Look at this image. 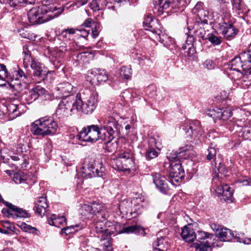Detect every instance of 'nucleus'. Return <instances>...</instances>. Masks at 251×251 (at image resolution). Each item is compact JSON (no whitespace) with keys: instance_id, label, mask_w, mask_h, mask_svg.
<instances>
[{"instance_id":"obj_30","label":"nucleus","mask_w":251,"mask_h":251,"mask_svg":"<svg viewBox=\"0 0 251 251\" xmlns=\"http://www.w3.org/2000/svg\"><path fill=\"white\" fill-rule=\"evenodd\" d=\"M149 145L146 150L145 157L147 160H151L156 157L158 155V152L155 149L156 147L155 139L150 138L149 140Z\"/></svg>"},{"instance_id":"obj_3","label":"nucleus","mask_w":251,"mask_h":251,"mask_svg":"<svg viewBox=\"0 0 251 251\" xmlns=\"http://www.w3.org/2000/svg\"><path fill=\"white\" fill-rule=\"evenodd\" d=\"M55 2L56 0H44L42 5L36 6L30 9L27 16L30 25L43 24L60 15L63 8L55 6L53 4Z\"/></svg>"},{"instance_id":"obj_16","label":"nucleus","mask_w":251,"mask_h":251,"mask_svg":"<svg viewBox=\"0 0 251 251\" xmlns=\"http://www.w3.org/2000/svg\"><path fill=\"white\" fill-rule=\"evenodd\" d=\"M205 114L209 117H212L214 120L217 119L226 120L232 115V112L229 108H210L205 111Z\"/></svg>"},{"instance_id":"obj_2","label":"nucleus","mask_w":251,"mask_h":251,"mask_svg":"<svg viewBox=\"0 0 251 251\" xmlns=\"http://www.w3.org/2000/svg\"><path fill=\"white\" fill-rule=\"evenodd\" d=\"M98 97L97 93H92L89 90L76 96H70L58 104L56 114L59 118L68 117L78 111L92 114L97 106Z\"/></svg>"},{"instance_id":"obj_40","label":"nucleus","mask_w":251,"mask_h":251,"mask_svg":"<svg viewBox=\"0 0 251 251\" xmlns=\"http://www.w3.org/2000/svg\"><path fill=\"white\" fill-rule=\"evenodd\" d=\"M182 50H184L185 56H187L190 60H195L196 58V50L194 45H189V47L182 46Z\"/></svg>"},{"instance_id":"obj_53","label":"nucleus","mask_w":251,"mask_h":251,"mask_svg":"<svg viewBox=\"0 0 251 251\" xmlns=\"http://www.w3.org/2000/svg\"><path fill=\"white\" fill-rule=\"evenodd\" d=\"M89 6L94 11L103 9V5H99L97 0H92L89 4Z\"/></svg>"},{"instance_id":"obj_43","label":"nucleus","mask_w":251,"mask_h":251,"mask_svg":"<svg viewBox=\"0 0 251 251\" xmlns=\"http://www.w3.org/2000/svg\"><path fill=\"white\" fill-rule=\"evenodd\" d=\"M82 228L83 226L81 225H72L62 228L61 232L62 233H64L66 235H68L70 233H75Z\"/></svg>"},{"instance_id":"obj_61","label":"nucleus","mask_w":251,"mask_h":251,"mask_svg":"<svg viewBox=\"0 0 251 251\" xmlns=\"http://www.w3.org/2000/svg\"><path fill=\"white\" fill-rule=\"evenodd\" d=\"M239 182L242 183L243 186L251 185V178L248 176H245L240 178Z\"/></svg>"},{"instance_id":"obj_22","label":"nucleus","mask_w":251,"mask_h":251,"mask_svg":"<svg viewBox=\"0 0 251 251\" xmlns=\"http://www.w3.org/2000/svg\"><path fill=\"white\" fill-rule=\"evenodd\" d=\"M73 86L72 84L68 82H63L59 83L56 88V94L61 98V100L59 101V104L65 99L70 96H74L71 94Z\"/></svg>"},{"instance_id":"obj_11","label":"nucleus","mask_w":251,"mask_h":251,"mask_svg":"<svg viewBox=\"0 0 251 251\" xmlns=\"http://www.w3.org/2000/svg\"><path fill=\"white\" fill-rule=\"evenodd\" d=\"M136 205L133 208H132V203L131 202L123 201L119 205V210L122 214L126 215L128 219L136 217L138 215L142 213V209L147 208L149 205V202L145 201L143 198L136 199Z\"/></svg>"},{"instance_id":"obj_12","label":"nucleus","mask_w":251,"mask_h":251,"mask_svg":"<svg viewBox=\"0 0 251 251\" xmlns=\"http://www.w3.org/2000/svg\"><path fill=\"white\" fill-rule=\"evenodd\" d=\"M183 130L190 142L195 145L201 143L203 130L200 121L195 120L190 122L188 124H185L183 126Z\"/></svg>"},{"instance_id":"obj_55","label":"nucleus","mask_w":251,"mask_h":251,"mask_svg":"<svg viewBox=\"0 0 251 251\" xmlns=\"http://www.w3.org/2000/svg\"><path fill=\"white\" fill-rule=\"evenodd\" d=\"M31 90L34 91L35 95L36 96V99H37L39 96L43 95L46 92V90L40 86L35 87Z\"/></svg>"},{"instance_id":"obj_59","label":"nucleus","mask_w":251,"mask_h":251,"mask_svg":"<svg viewBox=\"0 0 251 251\" xmlns=\"http://www.w3.org/2000/svg\"><path fill=\"white\" fill-rule=\"evenodd\" d=\"M1 212L6 217L13 218L14 214L10 208L8 207L7 208H3L1 210Z\"/></svg>"},{"instance_id":"obj_26","label":"nucleus","mask_w":251,"mask_h":251,"mask_svg":"<svg viewBox=\"0 0 251 251\" xmlns=\"http://www.w3.org/2000/svg\"><path fill=\"white\" fill-rule=\"evenodd\" d=\"M143 26L145 30L151 32L153 34L155 30L160 26L157 20L153 19L151 15H148L145 18L143 23Z\"/></svg>"},{"instance_id":"obj_1","label":"nucleus","mask_w":251,"mask_h":251,"mask_svg":"<svg viewBox=\"0 0 251 251\" xmlns=\"http://www.w3.org/2000/svg\"><path fill=\"white\" fill-rule=\"evenodd\" d=\"M79 213L83 221H92L91 227L98 234L100 239L104 240L102 237L107 235L110 241V235L114 233H136L144 236L146 234L145 229L140 226H125L119 223L111 225V223L107 221L109 216L108 211L102 204L94 202L91 205L84 204L80 207Z\"/></svg>"},{"instance_id":"obj_20","label":"nucleus","mask_w":251,"mask_h":251,"mask_svg":"<svg viewBox=\"0 0 251 251\" xmlns=\"http://www.w3.org/2000/svg\"><path fill=\"white\" fill-rule=\"evenodd\" d=\"M211 228L216 231V236L221 241L228 242L235 237L234 233L226 227H222L220 226L213 224L211 225Z\"/></svg>"},{"instance_id":"obj_62","label":"nucleus","mask_w":251,"mask_h":251,"mask_svg":"<svg viewBox=\"0 0 251 251\" xmlns=\"http://www.w3.org/2000/svg\"><path fill=\"white\" fill-rule=\"evenodd\" d=\"M93 22L94 21L91 18H87L81 25V26L90 29L92 27V24Z\"/></svg>"},{"instance_id":"obj_9","label":"nucleus","mask_w":251,"mask_h":251,"mask_svg":"<svg viewBox=\"0 0 251 251\" xmlns=\"http://www.w3.org/2000/svg\"><path fill=\"white\" fill-rule=\"evenodd\" d=\"M113 169L119 171H129L135 164L132 152L126 150L119 152L115 158L111 160Z\"/></svg>"},{"instance_id":"obj_34","label":"nucleus","mask_w":251,"mask_h":251,"mask_svg":"<svg viewBox=\"0 0 251 251\" xmlns=\"http://www.w3.org/2000/svg\"><path fill=\"white\" fill-rule=\"evenodd\" d=\"M7 207L11 209V211H13L14 215L13 219L16 218H28L30 217V214L28 213L26 211L24 210L22 208H19L17 206L13 205L11 203H6Z\"/></svg>"},{"instance_id":"obj_27","label":"nucleus","mask_w":251,"mask_h":251,"mask_svg":"<svg viewBox=\"0 0 251 251\" xmlns=\"http://www.w3.org/2000/svg\"><path fill=\"white\" fill-rule=\"evenodd\" d=\"M14 91H15L16 92L15 93H14L15 96H20V100L21 101V103H23L24 105L25 104H30L31 103H32L36 100V96L35 95L34 91H32L31 90H27L26 91H25L21 95H20V93L22 91H21L19 93V95L18 96L16 95V94H18L17 92H16V91H14Z\"/></svg>"},{"instance_id":"obj_25","label":"nucleus","mask_w":251,"mask_h":251,"mask_svg":"<svg viewBox=\"0 0 251 251\" xmlns=\"http://www.w3.org/2000/svg\"><path fill=\"white\" fill-rule=\"evenodd\" d=\"M42 127H44L47 135L54 134L57 128V124L52 118H42Z\"/></svg>"},{"instance_id":"obj_23","label":"nucleus","mask_w":251,"mask_h":251,"mask_svg":"<svg viewBox=\"0 0 251 251\" xmlns=\"http://www.w3.org/2000/svg\"><path fill=\"white\" fill-rule=\"evenodd\" d=\"M153 182L158 190L165 194H167L169 191V187L165 177L159 173H155L152 175Z\"/></svg>"},{"instance_id":"obj_10","label":"nucleus","mask_w":251,"mask_h":251,"mask_svg":"<svg viewBox=\"0 0 251 251\" xmlns=\"http://www.w3.org/2000/svg\"><path fill=\"white\" fill-rule=\"evenodd\" d=\"M244 66V64L238 56L234 57L228 62V68L236 74L235 76H232L234 80H238L240 82L251 81V66L246 69Z\"/></svg>"},{"instance_id":"obj_54","label":"nucleus","mask_w":251,"mask_h":251,"mask_svg":"<svg viewBox=\"0 0 251 251\" xmlns=\"http://www.w3.org/2000/svg\"><path fill=\"white\" fill-rule=\"evenodd\" d=\"M48 206L39 205L35 203L34 209L37 214L40 216H42L45 213L46 208Z\"/></svg>"},{"instance_id":"obj_31","label":"nucleus","mask_w":251,"mask_h":251,"mask_svg":"<svg viewBox=\"0 0 251 251\" xmlns=\"http://www.w3.org/2000/svg\"><path fill=\"white\" fill-rule=\"evenodd\" d=\"M42 121L41 118L35 121L31 125V131L35 135H41L45 136L47 135L44 127H42Z\"/></svg>"},{"instance_id":"obj_35","label":"nucleus","mask_w":251,"mask_h":251,"mask_svg":"<svg viewBox=\"0 0 251 251\" xmlns=\"http://www.w3.org/2000/svg\"><path fill=\"white\" fill-rule=\"evenodd\" d=\"M156 37L157 39H159V41L163 44L165 47H168L172 44V39L168 35L162 33L160 28L155 30L153 34Z\"/></svg>"},{"instance_id":"obj_5","label":"nucleus","mask_w":251,"mask_h":251,"mask_svg":"<svg viewBox=\"0 0 251 251\" xmlns=\"http://www.w3.org/2000/svg\"><path fill=\"white\" fill-rule=\"evenodd\" d=\"M187 146L181 147L177 151L168 153L167 157L170 164L168 170L170 182L173 185H176L184 177V171L182 168L180 159L185 155V153L189 149Z\"/></svg>"},{"instance_id":"obj_63","label":"nucleus","mask_w":251,"mask_h":251,"mask_svg":"<svg viewBox=\"0 0 251 251\" xmlns=\"http://www.w3.org/2000/svg\"><path fill=\"white\" fill-rule=\"evenodd\" d=\"M194 37L192 35H188L185 41V44L183 46L189 47V45H194Z\"/></svg>"},{"instance_id":"obj_51","label":"nucleus","mask_w":251,"mask_h":251,"mask_svg":"<svg viewBox=\"0 0 251 251\" xmlns=\"http://www.w3.org/2000/svg\"><path fill=\"white\" fill-rule=\"evenodd\" d=\"M26 179V176L24 173H19L14 175L13 180L16 183L24 182Z\"/></svg>"},{"instance_id":"obj_56","label":"nucleus","mask_w":251,"mask_h":251,"mask_svg":"<svg viewBox=\"0 0 251 251\" xmlns=\"http://www.w3.org/2000/svg\"><path fill=\"white\" fill-rule=\"evenodd\" d=\"M250 51H244L243 52H241L239 56V58H240V60H241L243 64H244L245 62H246L248 61V60H249V56H250Z\"/></svg>"},{"instance_id":"obj_47","label":"nucleus","mask_w":251,"mask_h":251,"mask_svg":"<svg viewBox=\"0 0 251 251\" xmlns=\"http://www.w3.org/2000/svg\"><path fill=\"white\" fill-rule=\"evenodd\" d=\"M234 8L240 10L243 7V3L242 0H231ZM218 2L228 3V0H217Z\"/></svg>"},{"instance_id":"obj_60","label":"nucleus","mask_w":251,"mask_h":251,"mask_svg":"<svg viewBox=\"0 0 251 251\" xmlns=\"http://www.w3.org/2000/svg\"><path fill=\"white\" fill-rule=\"evenodd\" d=\"M35 203L37 204L44 205V206H48V204H47V202L46 197L45 196H44L39 197L37 199V200L36 201Z\"/></svg>"},{"instance_id":"obj_37","label":"nucleus","mask_w":251,"mask_h":251,"mask_svg":"<svg viewBox=\"0 0 251 251\" xmlns=\"http://www.w3.org/2000/svg\"><path fill=\"white\" fill-rule=\"evenodd\" d=\"M103 9L107 8L114 10L123 4L126 0H103Z\"/></svg>"},{"instance_id":"obj_57","label":"nucleus","mask_w":251,"mask_h":251,"mask_svg":"<svg viewBox=\"0 0 251 251\" xmlns=\"http://www.w3.org/2000/svg\"><path fill=\"white\" fill-rule=\"evenodd\" d=\"M234 239L236 240L237 242L239 243H243L247 245L251 244V239L249 238H241L236 234Z\"/></svg>"},{"instance_id":"obj_32","label":"nucleus","mask_w":251,"mask_h":251,"mask_svg":"<svg viewBox=\"0 0 251 251\" xmlns=\"http://www.w3.org/2000/svg\"><path fill=\"white\" fill-rule=\"evenodd\" d=\"M156 240L154 241L152 246L154 249H160L162 251H166L169 247V238L167 237L160 236L157 235Z\"/></svg>"},{"instance_id":"obj_48","label":"nucleus","mask_w":251,"mask_h":251,"mask_svg":"<svg viewBox=\"0 0 251 251\" xmlns=\"http://www.w3.org/2000/svg\"><path fill=\"white\" fill-rule=\"evenodd\" d=\"M103 238V237H102ZM100 240V245L103 246L104 251H112L111 242L108 240V237L105 235L104 240Z\"/></svg>"},{"instance_id":"obj_4","label":"nucleus","mask_w":251,"mask_h":251,"mask_svg":"<svg viewBox=\"0 0 251 251\" xmlns=\"http://www.w3.org/2000/svg\"><path fill=\"white\" fill-rule=\"evenodd\" d=\"M0 80L9 81V86L12 91H16L19 95L21 91L25 88L30 83V77L20 68L8 72L6 66L0 64Z\"/></svg>"},{"instance_id":"obj_15","label":"nucleus","mask_w":251,"mask_h":251,"mask_svg":"<svg viewBox=\"0 0 251 251\" xmlns=\"http://www.w3.org/2000/svg\"><path fill=\"white\" fill-rule=\"evenodd\" d=\"M102 130L107 132V136L114 138L115 133L119 132L120 130V125L118 123L115 118L109 116L107 118H102L100 120Z\"/></svg>"},{"instance_id":"obj_44","label":"nucleus","mask_w":251,"mask_h":251,"mask_svg":"<svg viewBox=\"0 0 251 251\" xmlns=\"http://www.w3.org/2000/svg\"><path fill=\"white\" fill-rule=\"evenodd\" d=\"M66 50H69L73 51H77L81 49L82 46L79 45L75 40L74 38L71 41L66 43Z\"/></svg>"},{"instance_id":"obj_41","label":"nucleus","mask_w":251,"mask_h":251,"mask_svg":"<svg viewBox=\"0 0 251 251\" xmlns=\"http://www.w3.org/2000/svg\"><path fill=\"white\" fill-rule=\"evenodd\" d=\"M89 54L86 52H82L80 53L74 54V60L75 61L76 66L82 65L83 63L87 61V57Z\"/></svg>"},{"instance_id":"obj_33","label":"nucleus","mask_w":251,"mask_h":251,"mask_svg":"<svg viewBox=\"0 0 251 251\" xmlns=\"http://www.w3.org/2000/svg\"><path fill=\"white\" fill-rule=\"evenodd\" d=\"M48 223L51 226L60 228L66 225V219L63 216L59 217L55 214H52L48 218Z\"/></svg>"},{"instance_id":"obj_42","label":"nucleus","mask_w":251,"mask_h":251,"mask_svg":"<svg viewBox=\"0 0 251 251\" xmlns=\"http://www.w3.org/2000/svg\"><path fill=\"white\" fill-rule=\"evenodd\" d=\"M210 33L208 30H206L204 28L200 27V28L197 29L195 32L196 38H199V40L201 39L204 41L207 40Z\"/></svg>"},{"instance_id":"obj_52","label":"nucleus","mask_w":251,"mask_h":251,"mask_svg":"<svg viewBox=\"0 0 251 251\" xmlns=\"http://www.w3.org/2000/svg\"><path fill=\"white\" fill-rule=\"evenodd\" d=\"M208 154L206 155V159L208 160H215L217 153V149L215 148L210 147L207 150Z\"/></svg>"},{"instance_id":"obj_18","label":"nucleus","mask_w":251,"mask_h":251,"mask_svg":"<svg viewBox=\"0 0 251 251\" xmlns=\"http://www.w3.org/2000/svg\"><path fill=\"white\" fill-rule=\"evenodd\" d=\"M223 21V22L219 24V29L225 38L230 40L235 36L238 30L230 22L229 19H228V21H227L226 19Z\"/></svg>"},{"instance_id":"obj_21","label":"nucleus","mask_w":251,"mask_h":251,"mask_svg":"<svg viewBox=\"0 0 251 251\" xmlns=\"http://www.w3.org/2000/svg\"><path fill=\"white\" fill-rule=\"evenodd\" d=\"M202 3L198 2L193 9V12L197 15L196 22L202 25H208V21H210L209 12L204 10L202 7Z\"/></svg>"},{"instance_id":"obj_38","label":"nucleus","mask_w":251,"mask_h":251,"mask_svg":"<svg viewBox=\"0 0 251 251\" xmlns=\"http://www.w3.org/2000/svg\"><path fill=\"white\" fill-rule=\"evenodd\" d=\"M28 2V0H0V3L8 4L10 7L18 8Z\"/></svg>"},{"instance_id":"obj_49","label":"nucleus","mask_w":251,"mask_h":251,"mask_svg":"<svg viewBox=\"0 0 251 251\" xmlns=\"http://www.w3.org/2000/svg\"><path fill=\"white\" fill-rule=\"evenodd\" d=\"M75 37L80 36L85 39H87V37L89 34L90 31V29H83V28H75Z\"/></svg>"},{"instance_id":"obj_50","label":"nucleus","mask_w":251,"mask_h":251,"mask_svg":"<svg viewBox=\"0 0 251 251\" xmlns=\"http://www.w3.org/2000/svg\"><path fill=\"white\" fill-rule=\"evenodd\" d=\"M107 138L108 141L106 142L105 150L108 152H112L116 148L117 143L116 142L114 143L111 142V141L113 139L112 137L110 138L109 136H107L106 139Z\"/></svg>"},{"instance_id":"obj_28","label":"nucleus","mask_w":251,"mask_h":251,"mask_svg":"<svg viewBox=\"0 0 251 251\" xmlns=\"http://www.w3.org/2000/svg\"><path fill=\"white\" fill-rule=\"evenodd\" d=\"M181 236L186 242H193L197 237L196 233L190 226H185L182 228Z\"/></svg>"},{"instance_id":"obj_58","label":"nucleus","mask_w":251,"mask_h":251,"mask_svg":"<svg viewBox=\"0 0 251 251\" xmlns=\"http://www.w3.org/2000/svg\"><path fill=\"white\" fill-rule=\"evenodd\" d=\"M203 66L204 68L208 70H212L215 68V64L213 61L211 60H206L203 63Z\"/></svg>"},{"instance_id":"obj_39","label":"nucleus","mask_w":251,"mask_h":251,"mask_svg":"<svg viewBox=\"0 0 251 251\" xmlns=\"http://www.w3.org/2000/svg\"><path fill=\"white\" fill-rule=\"evenodd\" d=\"M75 28H71L65 29L61 32L60 37H62L65 42H68L71 41L75 37Z\"/></svg>"},{"instance_id":"obj_45","label":"nucleus","mask_w":251,"mask_h":251,"mask_svg":"<svg viewBox=\"0 0 251 251\" xmlns=\"http://www.w3.org/2000/svg\"><path fill=\"white\" fill-rule=\"evenodd\" d=\"M120 75L126 79H130L131 77L132 72L130 66H123L120 70Z\"/></svg>"},{"instance_id":"obj_6","label":"nucleus","mask_w":251,"mask_h":251,"mask_svg":"<svg viewBox=\"0 0 251 251\" xmlns=\"http://www.w3.org/2000/svg\"><path fill=\"white\" fill-rule=\"evenodd\" d=\"M213 172V183H217V180L228 176L230 174L229 170L222 163H219L218 167H215ZM219 182L220 184L215 189L216 193L219 196H222L225 201L229 200L233 195V189L227 184L224 185L221 180H219Z\"/></svg>"},{"instance_id":"obj_64","label":"nucleus","mask_w":251,"mask_h":251,"mask_svg":"<svg viewBox=\"0 0 251 251\" xmlns=\"http://www.w3.org/2000/svg\"><path fill=\"white\" fill-rule=\"evenodd\" d=\"M5 107H1L0 106V120H4L6 119V114L4 111Z\"/></svg>"},{"instance_id":"obj_19","label":"nucleus","mask_w":251,"mask_h":251,"mask_svg":"<svg viewBox=\"0 0 251 251\" xmlns=\"http://www.w3.org/2000/svg\"><path fill=\"white\" fill-rule=\"evenodd\" d=\"M108 79V73L105 70L94 69L88 73V80H90L91 82L97 80L98 82L101 83L106 82Z\"/></svg>"},{"instance_id":"obj_17","label":"nucleus","mask_w":251,"mask_h":251,"mask_svg":"<svg viewBox=\"0 0 251 251\" xmlns=\"http://www.w3.org/2000/svg\"><path fill=\"white\" fill-rule=\"evenodd\" d=\"M6 110V117H8V120H12L24 113L26 111V107L22 103H11L7 104Z\"/></svg>"},{"instance_id":"obj_29","label":"nucleus","mask_w":251,"mask_h":251,"mask_svg":"<svg viewBox=\"0 0 251 251\" xmlns=\"http://www.w3.org/2000/svg\"><path fill=\"white\" fill-rule=\"evenodd\" d=\"M233 129L238 133V136L242 137L245 140H251V124L250 126L239 127L237 124H234Z\"/></svg>"},{"instance_id":"obj_7","label":"nucleus","mask_w":251,"mask_h":251,"mask_svg":"<svg viewBox=\"0 0 251 251\" xmlns=\"http://www.w3.org/2000/svg\"><path fill=\"white\" fill-rule=\"evenodd\" d=\"M106 134L102 132L101 126L95 125L83 127L75 137L79 141L90 143H95L99 140H106Z\"/></svg>"},{"instance_id":"obj_24","label":"nucleus","mask_w":251,"mask_h":251,"mask_svg":"<svg viewBox=\"0 0 251 251\" xmlns=\"http://www.w3.org/2000/svg\"><path fill=\"white\" fill-rule=\"evenodd\" d=\"M173 0H153L154 12L161 15L164 12L167 13V9L173 4Z\"/></svg>"},{"instance_id":"obj_36","label":"nucleus","mask_w":251,"mask_h":251,"mask_svg":"<svg viewBox=\"0 0 251 251\" xmlns=\"http://www.w3.org/2000/svg\"><path fill=\"white\" fill-rule=\"evenodd\" d=\"M217 8L219 11L221 13L223 20L225 19L228 21V19L230 18V13L228 9L227 6L229 5L228 3L218 2Z\"/></svg>"},{"instance_id":"obj_8","label":"nucleus","mask_w":251,"mask_h":251,"mask_svg":"<svg viewBox=\"0 0 251 251\" xmlns=\"http://www.w3.org/2000/svg\"><path fill=\"white\" fill-rule=\"evenodd\" d=\"M23 50V53L24 54L23 64L25 67L27 68L30 65L31 69L34 71L33 76L38 78L39 81L44 79L48 71L45 69L40 62L31 56V52L27 45L24 46Z\"/></svg>"},{"instance_id":"obj_14","label":"nucleus","mask_w":251,"mask_h":251,"mask_svg":"<svg viewBox=\"0 0 251 251\" xmlns=\"http://www.w3.org/2000/svg\"><path fill=\"white\" fill-rule=\"evenodd\" d=\"M196 242L194 243L196 251H212V245L213 244L212 238L214 235L202 231H199L196 234Z\"/></svg>"},{"instance_id":"obj_46","label":"nucleus","mask_w":251,"mask_h":251,"mask_svg":"<svg viewBox=\"0 0 251 251\" xmlns=\"http://www.w3.org/2000/svg\"><path fill=\"white\" fill-rule=\"evenodd\" d=\"M207 40L214 46H218L221 44L222 37L215 35L214 33H210Z\"/></svg>"},{"instance_id":"obj_13","label":"nucleus","mask_w":251,"mask_h":251,"mask_svg":"<svg viewBox=\"0 0 251 251\" xmlns=\"http://www.w3.org/2000/svg\"><path fill=\"white\" fill-rule=\"evenodd\" d=\"M79 174L82 177L85 178L96 176L102 177L105 175V168L101 163H93L85 160Z\"/></svg>"}]
</instances>
